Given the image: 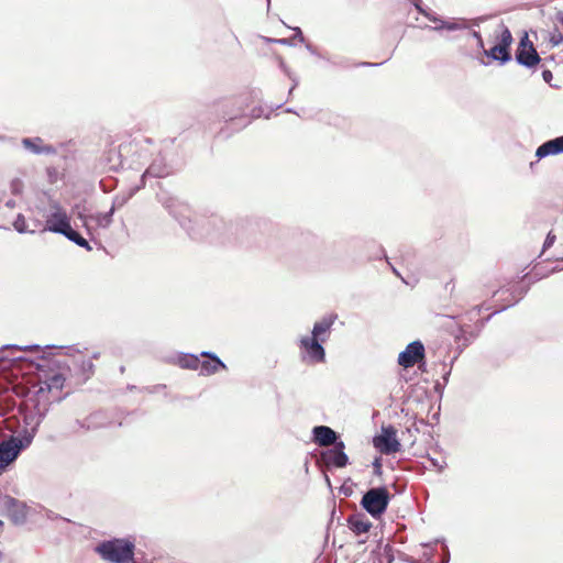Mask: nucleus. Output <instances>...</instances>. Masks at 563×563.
Returning a JSON list of instances; mask_svg holds the SVG:
<instances>
[{
    "label": "nucleus",
    "mask_w": 563,
    "mask_h": 563,
    "mask_svg": "<svg viewBox=\"0 0 563 563\" xmlns=\"http://www.w3.org/2000/svg\"><path fill=\"white\" fill-rule=\"evenodd\" d=\"M135 545L128 539H111L98 543L95 548L100 558L110 563H131Z\"/></svg>",
    "instance_id": "nucleus-1"
},
{
    "label": "nucleus",
    "mask_w": 563,
    "mask_h": 563,
    "mask_svg": "<svg viewBox=\"0 0 563 563\" xmlns=\"http://www.w3.org/2000/svg\"><path fill=\"white\" fill-rule=\"evenodd\" d=\"M34 439V431L24 429L18 435H10L0 442V470L9 466L16 460L23 449L30 446Z\"/></svg>",
    "instance_id": "nucleus-2"
},
{
    "label": "nucleus",
    "mask_w": 563,
    "mask_h": 563,
    "mask_svg": "<svg viewBox=\"0 0 563 563\" xmlns=\"http://www.w3.org/2000/svg\"><path fill=\"white\" fill-rule=\"evenodd\" d=\"M324 342L313 335H302L298 340L301 360L310 364L325 362Z\"/></svg>",
    "instance_id": "nucleus-3"
},
{
    "label": "nucleus",
    "mask_w": 563,
    "mask_h": 563,
    "mask_svg": "<svg viewBox=\"0 0 563 563\" xmlns=\"http://www.w3.org/2000/svg\"><path fill=\"white\" fill-rule=\"evenodd\" d=\"M389 504V493L385 487L368 489L362 497V507L373 517L384 514Z\"/></svg>",
    "instance_id": "nucleus-4"
},
{
    "label": "nucleus",
    "mask_w": 563,
    "mask_h": 563,
    "mask_svg": "<svg viewBox=\"0 0 563 563\" xmlns=\"http://www.w3.org/2000/svg\"><path fill=\"white\" fill-rule=\"evenodd\" d=\"M70 228V219L67 212L58 203H54L52 212L46 219L45 230L64 235L67 234Z\"/></svg>",
    "instance_id": "nucleus-5"
},
{
    "label": "nucleus",
    "mask_w": 563,
    "mask_h": 563,
    "mask_svg": "<svg viewBox=\"0 0 563 563\" xmlns=\"http://www.w3.org/2000/svg\"><path fill=\"white\" fill-rule=\"evenodd\" d=\"M516 60L519 65L528 68L538 65L541 60L538 52L536 51L533 44L529 41L527 34L519 42L518 48L516 51Z\"/></svg>",
    "instance_id": "nucleus-6"
},
{
    "label": "nucleus",
    "mask_w": 563,
    "mask_h": 563,
    "mask_svg": "<svg viewBox=\"0 0 563 563\" xmlns=\"http://www.w3.org/2000/svg\"><path fill=\"white\" fill-rule=\"evenodd\" d=\"M374 445L383 454L397 453L401 446L393 427L383 428L382 433L374 438Z\"/></svg>",
    "instance_id": "nucleus-7"
},
{
    "label": "nucleus",
    "mask_w": 563,
    "mask_h": 563,
    "mask_svg": "<svg viewBox=\"0 0 563 563\" xmlns=\"http://www.w3.org/2000/svg\"><path fill=\"white\" fill-rule=\"evenodd\" d=\"M424 358V346L420 341L409 343L398 355V364L405 368L415 366Z\"/></svg>",
    "instance_id": "nucleus-8"
},
{
    "label": "nucleus",
    "mask_w": 563,
    "mask_h": 563,
    "mask_svg": "<svg viewBox=\"0 0 563 563\" xmlns=\"http://www.w3.org/2000/svg\"><path fill=\"white\" fill-rule=\"evenodd\" d=\"M344 442L339 441L332 449L321 453V460L327 466L345 467L349 464V456L344 452Z\"/></svg>",
    "instance_id": "nucleus-9"
},
{
    "label": "nucleus",
    "mask_w": 563,
    "mask_h": 563,
    "mask_svg": "<svg viewBox=\"0 0 563 563\" xmlns=\"http://www.w3.org/2000/svg\"><path fill=\"white\" fill-rule=\"evenodd\" d=\"M433 30L435 31H463L467 35H471L475 37L478 42L479 47H484L483 40L481 34L477 31H472L467 27V24L464 20H449V21H439V24H437Z\"/></svg>",
    "instance_id": "nucleus-10"
},
{
    "label": "nucleus",
    "mask_w": 563,
    "mask_h": 563,
    "mask_svg": "<svg viewBox=\"0 0 563 563\" xmlns=\"http://www.w3.org/2000/svg\"><path fill=\"white\" fill-rule=\"evenodd\" d=\"M338 316L330 313L316 321L311 331V335L325 342L330 338L332 325L334 324Z\"/></svg>",
    "instance_id": "nucleus-11"
},
{
    "label": "nucleus",
    "mask_w": 563,
    "mask_h": 563,
    "mask_svg": "<svg viewBox=\"0 0 563 563\" xmlns=\"http://www.w3.org/2000/svg\"><path fill=\"white\" fill-rule=\"evenodd\" d=\"M202 357H207L209 360L200 361L199 371L201 375H212L218 373L220 369L225 368V364L213 353L211 352H201Z\"/></svg>",
    "instance_id": "nucleus-12"
},
{
    "label": "nucleus",
    "mask_w": 563,
    "mask_h": 563,
    "mask_svg": "<svg viewBox=\"0 0 563 563\" xmlns=\"http://www.w3.org/2000/svg\"><path fill=\"white\" fill-rule=\"evenodd\" d=\"M313 441L320 446H329L338 443V434L327 426H317L312 429Z\"/></svg>",
    "instance_id": "nucleus-13"
},
{
    "label": "nucleus",
    "mask_w": 563,
    "mask_h": 563,
    "mask_svg": "<svg viewBox=\"0 0 563 563\" xmlns=\"http://www.w3.org/2000/svg\"><path fill=\"white\" fill-rule=\"evenodd\" d=\"M244 107L239 100H228L220 104V118L224 121H232L244 113Z\"/></svg>",
    "instance_id": "nucleus-14"
},
{
    "label": "nucleus",
    "mask_w": 563,
    "mask_h": 563,
    "mask_svg": "<svg viewBox=\"0 0 563 563\" xmlns=\"http://www.w3.org/2000/svg\"><path fill=\"white\" fill-rule=\"evenodd\" d=\"M561 153H563V135L541 144L536 151V156L538 159H542L547 156Z\"/></svg>",
    "instance_id": "nucleus-15"
},
{
    "label": "nucleus",
    "mask_w": 563,
    "mask_h": 563,
    "mask_svg": "<svg viewBox=\"0 0 563 563\" xmlns=\"http://www.w3.org/2000/svg\"><path fill=\"white\" fill-rule=\"evenodd\" d=\"M23 146L30 151L33 154H45V155H54L56 154V150L52 145H46L43 143V140L41 137H34V139H23L22 140Z\"/></svg>",
    "instance_id": "nucleus-16"
},
{
    "label": "nucleus",
    "mask_w": 563,
    "mask_h": 563,
    "mask_svg": "<svg viewBox=\"0 0 563 563\" xmlns=\"http://www.w3.org/2000/svg\"><path fill=\"white\" fill-rule=\"evenodd\" d=\"M484 54L493 60L499 62L500 64H506L511 59L510 52L506 51L498 44L494 45L490 49H485Z\"/></svg>",
    "instance_id": "nucleus-17"
},
{
    "label": "nucleus",
    "mask_w": 563,
    "mask_h": 563,
    "mask_svg": "<svg viewBox=\"0 0 563 563\" xmlns=\"http://www.w3.org/2000/svg\"><path fill=\"white\" fill-rule=\"evenodd\" d=\"M349 527L355 534H362L368 532L372 523L363 517L352 516L349 519Z\"/></svg>",
    "instance_id": "nucleus-18"
},
{
    "label": "nucleus",
    "mask_w": 563,
    "mask_h": 563,
    "mask_svg": "<svg viewBox=\"0 0 563 563\" xmlns=\"http://www.w3.org/2000/svg\"><path fill=\"white\" fill-rule=\"evenodd\" d=\"M177 364L181 368L186 369H198L200 365V358L196 354L183 353L177 356Z\"/></svg>",
    "instance_id": "nucleus-19"
},
{
    "label": "nucleus",
    "mask_w": 563,
    "mask_h": 563,
    "mask_svg": "<svg viewBox=\"0 0 563 563\" xmlns=\"http://www.w3.org/2000/svg\"><path fill=\"white\" fill-rule=\"evenodd\" d=\"M164 207L169 211V213L179 221L181 225H185V217L183 213L177 211V208L187 210V206L180 205L176 199L169 198L163 202Z\"/></svg>",
    "instance_id": "nucleus-20"
},
{
    "label": "nucleus",
    "mask_w": 563,
    "mask_h": 563,
    "mask_svg": "<svg viewBox=\"0 0 563 563\" xmlns=\"http://www.w3.org/2000/svg\"><path fill=\"white\" fill-rule=\"evenodd\" d=\"M64 385V377L59 374H54L48 379H46L42 386L40 387V393H43L45 390L52 391V390H60Z\"/></svg>",
    "instance_id": "nucleus-21"
},
{
    "label": "nucleus",
    "mask_w": 563,
    "mask_h": 563,
    "mask_svg": "<svg viewBox=\"0 0 563 563\" xmlns=\"http://www.w3.org/2000/svg\"><path fill=\"white\" fill-rule=\"evenodd\" d=\"M113 208H111L106 213H97L89 216V224L91 222L96 223L98 227L108 228L112 222Z\"/></svg>",
    "instance_id": "nucleus-22"
},
{
    "label": "nucleus",
    "mask_w": 563,
    "mask_h": 563,
    "mask_svg": "<svg viewBox=\"0 0 563 563\" xmlns=\"http://www.w3.org/2000/svg\"><path fill=\"white\" fill-rule=\"evenodd\" d=\"M69 241L74 242L78 246L85 247L86 250L90 251L91 246L89 245L88 241L84 239L77 231H75L73 228H70L67 231V234H64Z\"/></svg>",
    "instance_id": "nucleus-23"
},
{
    "label": "nucleus",
    "mask_w": 563,
    "mask_h": 563,
    "mask_svg": "<svg viewBox=\"0 0 563 563\" xmlns=\"http://www.w3.org/2000/svg\"><path fill=\"white\" fill-rule=\"evenodd\" d=\"M499 42L497 43L499 46L505 48L506 51H509V46L512 43V35L508 27L505 25L500 26V33L498 35Z\"/></svg>",
    "instance_id": "nucleus-24"
},
{
    "label": "nucleus",
    "mask_w": 563,
    "mask_h": 563,
    "mask_svg": "<svg viewBox=\"0 0 563 563\" xmlns=\"http://www.w3.org/2000/svg\"><path fill=\"white\" fill-rule=\"evenodd\" d=\"M87 208L84 203H76L71 213L82 221L84 225L89 229V216L86 214Z\"/></svg>",
    "instance_id": "nucleus-25"
},
{
    "label": "nucleus",
    "mask_w": 563,
    "mask_h": 563,
    "mask_svg": "<svg viewBox=\"0 0 563 563\" xmlns=\"http://www.w3.org/2000/svg\"><path fill=\"white\" fill-rule=\"evenodd\" d=\"M168 174V172L165 169V167H162L161 165L153 163L146 172L143 174V177L145 176H153V177H164Z\"/></svg>",
    "instance_id": "nucleus-26"
},
{
    "label": "nucleus",
    "mask_w": 563,
    "mask_h": 563,
    "mask_svg": "<svg viewBox=\"0 0 563 563\" xmlns=\"http://www.w3.org/2000/svg\"><path fill=\"white\" fill-rule=\"evenodd\" d=\"M90 419L91 417H88L84 420H80V419H76L74 422L70 423L69 426V430L71 432H78L79 430H89L91 429V423H90Z\"/></svg>",
    "instance_id": "nucleus-27"
},
{
    "label": "nucleus",
    "mask_w": 563,
    "mask_h": 563,
    "mask_svg": "<svg viewBox=\"0 0 563 563\" xmlns=\"http://www.w3.org/2000/svg\"><path fill=\"white\" fill-rule=\"evenodd\" d=\"M13 227L14 229L19 232V233H25V232H29L27 228H26V223H25V218L22 216V214H19L14 222H13Z\"/></svg>",
    "instance_id": "nucleus-28"
},
{
    "label": "nucleus",
    "mask_w": 563,
    "mask_h": 563,
    "mask_svg": "<svg viewBox=\"0 0 563 563\" xmlns=\"http://www.w3.org/2000/svg\"><path fill=\"white\" fill-rule=\"evenodd\" d=\"M550 42L553 46H559L563 43V34L559 30L550 33Z\"/></svg>",
    "instance_id": "nucleus-29"
},
{
    "label": "nucleus",
    "mask_w": 563,
    "mask_h": 563,
    "mask_svg": "<svg viewBox=\"0 0 563 563\" xmlns=\"http://www.w3.org/2000/svg\"><path fill=\"white\" fill-rule=\"evenodd\" d=\"M133 195V192H130L128 196H117L113 200V205H112V208L113 210L115 208H120L122 206H124L126 203V201L131 198V196Z\"/></svg>",
    "instance_id": "nucleus-30"
},
{
    "label": "nucleus",
    "mask_w": 563,
    "mask_h": 563,
    "mask_svg": "<svg viewBox=\"0 0 563 563\" xmlns=\"http://www.w3.org/2000/svg\"><path fill=\"white\" fill-rule=\"evenodd\" d=\"M84 374H91L93 372V364L91 360H84L80 364Z\"/></svg>",
    "instance_id": "nucleus-31"
},
{
    "label": "nucleus",
    "mask_w": 563,
    "mask_h": 563,
    "mask_svg": "<svg viewBox=\"0 0 563 563\" xmlns=\"http://www.w3.org/2000/svg\"><path fill=\"white\" fill-rule=\"evenodd\" d=\"M555 240H556V236L552 233V232H549L547 238H545V241L543 243V250H542V253L550 249L554 243H555Z\"/></svg>",
    "instance_id": "nucleus-32"
},
{
    "label": "nucleus",
    "mask_w": 563,
    "mask_h": 563,
    "mask_svg": "<svg viewBox=\"0 0 563 563\" xmlns=\"http://www.w3.org/2000/svg\"><path fill=\"white\" fill-rule=\"evenodd\" d=\"M431 465L437 468L439 472H442L444 467L446 466V463L444 461H439L437 459H429Z\"/></svg>",
    "instance_id": "nucleus-33"
},
{
    "label": "nucleus",
    "mask_w": 563,
    "mask_h": 563,
    "mask_svg": "<svg viewBox=\"0 0 563 563\" xmlns=\"http://www.w3.org/2000/svg\"><path fill=\"white\" fill-rule=\"evenodd\" d=\"M542 78L545 82H550L553 78L552 71L549 69H545L542 71Z\"/></svg>",
    "instance_id": "nucleus-34"
},
{
    "label": "nucleus",
    "mask_w": 563,
    "mask_h": 563,
    "mask_svg": "<svg viewBox=\"0 0 563 563\" xmlns=\"http://www.w3.org/2000/svg\"><path fill=\"white\" fill-rule=\"evenodd\" d=\"M479 312H481V309L479 308H475L474 310L470 311L468 314H470V320H473L474 318L478 317L479 316Z\"/></svg>",
    "instance_id": "nucleus-35"
},
{
    "label": "nucleus",
    "mask_w": 563,
    "mask_h": 563,
    "mask_svg": "<svg viewBox=\"0 0 563 563\" xmlns=\"http://www.w3.org/2000/svg\"><path fill=\"white\" fill-rule=\"evenodd\" d=\"M296 37L299 38L300 42H303L305 40L302 32L299 27L296 29Z\"/></svg>",
    "instance_id": "nucleus-36"
},
{
    "label": "nucleus",
    "mask_w": 563,
    "mask_h": 563,
    "mask_svg": "<svg viewBox=\"0 0 563 563\" xmlns=\"http://www.w3.org/2000/svg\"><path fill=\"white\" fill-rule=\"evenodd\" d=\"M556 20L563 25V12L556 13Z\"/></svg>",
    "instance_id": "nucleus-37"
},
{
    "label": "nucleus",
    "mask_w": 563,
    "mask_h": 563,
    "mask_svg": "<svg viewBox=\"0 0 563 563\" xmlns=\"http://www.w3.org/2000/svg\"><path fill=\"white\" fill-rule=\"evenodd\" d=\"M297 84H298V82L294 80V85L291 86V88H290V90H289V93H291V92H292V90L295 89V87L297 86Z\"/></svg>",
    "instance_id": "nucleus-38"
},
{
    "label": "nucleus",
    "mask_w": 563,
    "mask_h": 563,
    "mask_svg": "<svg viewBox=\"0 0 563 563\" xmlns=\"http://www.w3.org/2000/svg\"><path fill=\"white\" fill-rule=\"evenodd\" d=\"M443 562H444V563H448V562H449V553H446V555L444 556Z\"/></svg>",
    "instance_id": "nucleus-39"
},
{
    "label": "nucleus",
    "mask_w": 563,
    "mask_h": 563,
    "mask_svg": "<svg viewBox=\"0 0 563 563\" xmlns=\"http://www.w3.org/2000/svg\"><path fill=\"white\" fill-rule=\"evenodd\" d=\"M484 323H485V321H481V324H479L478 331L484 327Z\"/></svg>",
    "instance_id": "nucleus-40"
},
{
    "label": "nucleus",
    "mask_w": 563,
    "mask_h": 563,
    "mask_svg": "<svg viewBox=\"0 0 563 563\" xmlns=\"http://www.w3.org/2000/svg\"><path fill=\"white\" fill-rule=\"evenodd\" d=\"M278 42L283 43V44H286L288 41L287 40H279Z\"/></svg>",
    "instance_id": "nucleus-41"
},
{
    "label": "nucleus",
    "mask_w": 563,
    "mask_h": 563,
    "mask_svg": "<svg viewBox=\"0 0 563 563\" xmlns=\"http://www.w3.org/2000/svg\"><path fill=\"white\" fill-rule=\"evenodd\" d=\"M364 66H369V63H363ZM374 65L376 66L377 64H371V66Z\"/></svg>",
    "instance_id": "nucleus-42"
},
{
    "label": "nucleus",
    "mask_w": 563,
    "mask_h": 563,
    "mask_svg": "<svg viewBox=\"0 0 563 563\" xmlns=\"http://www.w3.org/2000/svg\"><path fill=\"white\" fill-rule=\"evenodd\" d=\"M481 64H482V65H488V63H486V62H485V60H483V59L481 60Z\"/></svg>",
    "instance_id": "nucleus-43"
},
{
    "label": "nucleus",
    "mask_w": 563,
    "mask_h": 563,
    "mask_svg": "<svg viewBox=\"0 0 563 563\" xmlns=\"http://www.w3.org/2000/svg\"><path fill=\"white\" fill-rule=\"evenodd\" d=\"M267 2L269 3V2H271V0H267Z\"/></svg>",
    "instance_id": "nucleus-44"
},
{
    "label": "nucleus",
    "mask_w": 563,
    "mask_h": 563,
    "mask_svg": "<svg viewBox=\"0 0 563 563\" xmlns=\"http://www.w3.org/2000/svg\"><path fill=\"white\" fill-rule=\"evenodd\" d=\"M0 526H2V522L0 521Z\"/></svg>",
    "instance_id": "nucleus-45"
}]
</instances>
